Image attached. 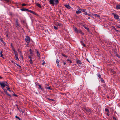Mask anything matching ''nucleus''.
Returning a JSON list of instances; mask_svg holds the SVG:
<instances>
[{
  "instance_id": "f257e3e1",
  "label": "nucleus",
  "mask_w": 120,
  "mask_h": 120,
  "mask_svg": "<svg viewBox=\"0 0 120 120\" xmlns=\"http://www.w3.org/2000/svg\"><path fill=\"white\" fill-rule=\"evenodd\" d=\"M49 2L50 4L53 5L54 4H57L59 2L58 0H50Z\"/></svg>"
},
{
  "instance_id": "f03ea898",
  "label": "nucleus",
  "mask_w": 120,
  "mask_h": 120,
  "mask_svg": "<svg viewBox=\"0 0 120 120\" xmlns=\"http://www.w3.org/2000/svg\"><path fill=\"white\" fill-rule=\"evenodd\" d=\"M0 84L3 89L6 86L8 87L9 86L8 84L6 82H0Z\"/></svg>"
},
{
  "instance_id": "7ed1b4c3",
  "label": "nucleus",
  "mask_w": 120,
  "mask_h": 120,
  "mask_svg": "<svg viewBox=\"0 0 120 120\" xmlns=\"http://www.w3.org/2000/svg\"><path fill=\"white\" fill-rule=\"evenodd\" d=\"M14 54L15 55V57L16 58V59L17 61H19V59L18 58V53H17V52L15 50H14Z\"/></svg>"
},
{
  "instance_id": "20e7f679",
  "label": "nucleus",
  "mask_w": 120,
  "mask_h": 120,
  "mask_svg": "<svg viewBox=\"0 0 120 120\" xmlns=\"http://www.w3.org/2000/svg\"><path fill=\"white\" fill-rule=\"evenodd\" d=\"M25 40L27 43H29L30 42V38L29 36H26V38Z\"/></svg>"
},
{
  "instance_id": "39448f33",
  "label": "nucleus",
  "mask_w": 120,
  "mask_h": 120,
  "mask_svg": "<svg viewBox=\"0 0 120 120\" xmlns=\"http://www.w3.org/2000/svg\"><path fill=\"white\" fill-rule=\"evenodd\" d=\"M76 62L78 64V65L79 66H81L82 65V63L80 60H77Z\"/></svg>"
},
{
  "instance_id": "423d86ee",
  "label": "nucleus",
  "mask_w": 120,
  "mask_h": 120,
  "mask_svg": "<svg viewBox=\"0 0 120 120\" xmlns=\"http://www.w3.org/2000/svg\"><path fill=\"white\" fill-rule=\"evenodd\" d=\"M81 11H82L84 13V14L86 15H88L89 16H90V15L89 14L87 13L86 11V10L85 9H83V10H82Z\"/></svg>"
},
{
  "instance_id": "0eeeda50",
  "label": "nucleus",
  "mask_w": 120,
  "mask_h": 120,
  "mask_svg": "<svg viewBox=\"0 0 120 120\" xmlns=\"http://www.w3.org/2000/svg\"><path fill=\"white\" fill-rule=\"evenodd\" d=\"M112 15L114 16L115 18L117 19H119V17L115 13H113Z\"/></svg>"
},
{
  "instance_id": "6e6552de",
  "label": "nucleus",
  "mask_w": 120,
  "mask_h": 120,
  "mask_svg": "<svg viewBox=\"0 0 120 120\" xmlns=\"http://www.w3.org/2000/svg\"><path fill=\"white\" fill-rule=\"evenodd\" d=\"M74 31L76 33H78L79 32V31L80 30H78L77 28H76L75 27H74Z\"/></svg>"
},
{
  "instance_id": "1a4fd4ad",
  "label": "nucleus",
  "mask_w": 120,
  "mask_h": 120,
  "mask_svg": "<svg viewBox=\"0 0 120 120\" xmlns=\"http://www.w3.org/2000/svg\"><path fill=\"white\" fill-rule=\"evenodd\" d=\"M92 15L94 16L97 17L98 18H100V16L99 15L97 14H92Z\"/></svg>"
},
{
  "instance_id": "9d476101",
  "label": "nucleus",
  "mask_w": 120,
  "mask_h": 120,
  "mask_svg": "<svg viewBox=\"0 0 120 120\" xmlns=\"http://www.w3.org/2000/svg\"><path fill=\"white\" fill-rule=\"evenodd\" d=\"M16 26L17 27L20 26V24L18 23L17 19L16 20Z\"/></svg>"
},
{
  "instance_id": "9b49d317",
  "label": "nucleus",
  "mask_w": 120,
  "mask_h": 120,
  "mask_svg": "<svg viewBox=\"0 0 120 120\" xmlns=\"http://www.w3.org/2000/svg\"><path fill=\"white\" fill-rule=\"evenodd\" d=\"M36 52L37 54V55L38 57H39L40 56V54L39 53L38 51L37 50H36Z\"/></svg>"
},
{
  "instance_id": "f8f14e48",
  "label": "nucleus",
  "mask_w": 120,
  "mask_h": 120,
  "mask_svg": "<svg viewBox=\"0 0 120 120\" xmlns=\"http://www.w3.org/2000/svg\"><path fill=\"white\" fill-rule=\"evenodd\" d=\"M29 51H30V53L31 55H32V56L33 55V53H32V51L31 50V49H29Z\"/></svg>"
},
{
  "instance_id": "ddd939ff",
  "label": "nucleus",
  "mask_w": 120,
  "mask_h": 120,
  "mask_svg": "<svg viewBox=\"0 0 120 120\" xmlns=\"http://www.w3.org/2000/svg\"><path fill=\"white\" fill-rule=\"evenodd\" d=\"M28 9H26V8H23V9H21V10L23 11H27L28 10Z\"/></svg>"
},
{
  "instance_id": "4468645a",
  "label": "nucleus",
  "mask_w": 120,
  "mask_h": 120,
  "mask_svg": "<svg viewBox=\"0 0 120 120\" xmlns=\"http://www.w3.org/2000/svg\"><path fill=\"white\" fill-rule=\"evenodd\" d=\"M36 5H37V6H38V7H39L40 8L41 7V6L40 5V4H39V3H36Z\"/></svg>"
},
{
  "instance_id": "2eb2a0df",
  "label": "nucleus",
  "mask_w": 120,
  "mask_h": 120,
  "mask_svg": "<svg viewBox=\"0 0 120 120\" xmlns=\"http://www.w3.org/2000/svg\"><path fill=\"white\" fill-rule=\"evenodd\" d=\"M116 8L117 9H120V5H117L116 6Z\"/></svg>"
},
{
  "instance_id": "dca6fc26",
  "label": "nucleus",
  "mask_w": 120,
  "mask_h": 120,
  "mask_svg": "<svg viewBox=\"0 0 120 120\" xmlns=\"http://www.w3.org/2000/svg\"><path fill=\"white\" fill-rule=\"evenodd\" d=\"M76 13L77 14L80 13H81V11L80 10H78L76 11Z\"/></svg>"
},
{
  "instance_id": "f3484780",
  "label": "nucleus",
  "mask_w": 120,
  "mask_h": 120,
  "mask_svg": "<svg viewBox=\"0 0 120 120\" xmlns=\"http://www.w3.org/2000/svg\"><path fill=\"white\" fill-rule=\"evenodd\" d=\"M80 33L81 34L83 35H84V33H83L80 30L79 31V33Z\"/></svg>"
},
{
  "instance_id": "a211bd4d",
  "label": "nucleus",
  "mask_w": 120,
  "mask_h": 120,
  "mask_svg": "<svg viewBox=\"0 0 120 120\" xmlns=\"http://www.w3.org/2000/svg\"><path fill=\"white\" fill-rule=\"evenodd\" d=\"M20 56L21 57L22 59L23 58V56L22 55V53L21 52L20 54Z\"/></svg>"
},
{
  "instance_id": "6ab92c4d",
  "label": "nucleus",
  "mask_w": 120,
  "mask_h": 120,
  "mask_svg": "<svg viewBox=\"0 0 120 120\" xmlns=\"http://www.w3.org/2000/svg\"><path fill=\"white\" fill-rule=\"evenodd\" d=\"M14 64L15 65H16L17 66H19L20 68L21 67V66H20L19 65V64H18L17 63H15Z\"/></svg>"
},
{
  "instance_id": "aec40b11",
  "label": "nucleus",
  "mask_w": 120,
  "mask_h": 120,
  "mask_svg": "<svg viewBox=\"0 0 120 120\" xmlns=\"http://www.w3.org/2000/svg\"><path fill=\"white\" fill-rule=\"evenodd\" d=\"M115 55L116 56L118 57L119 58H120V56L119 55L117 54L116 53Z\"/></svg>"
},
{
  "instance_id": "412c9836",
  "label": "nucleus",
  "mask_w": 120,
  "mask_h": 120,
  "mask_svg": "<svg viewBox=\"0 0 120 120\" xmlns=\"http://www.w3.org/2000/svg\"><path fill=\"white\" fill-rule=\"evenodd\" d=\"M32 13L34 15H38L37 14L35 13L34 12L32 11Z\"/></svg>"
},
{
  "instance_id": "4be33fe9",
  "label": "nucleus",
  "mask_w": 120,
  "mask_h": 120,
  "mask_svg": "<svg viewBox=\"0 0 120 120\" xmlns=\"http://www.w3.org/2000/svg\"><path fill=\"white\" fill-rule=\"evenodd\" d=\"M105 111L107 112H109V110L107 108H105Z\"/></svg>"
},
{
  "instance_id": "5701e85b",
  "label": "nucleus",
  "mask_w": 120,
  "mask_h": 120,
  "mask_svg": "<svg viewBox=\"0 0 120 120\" xmlns=\"http://www.w3.org/2000/svg\"><path fill=\"white\" fill-rule=\"evenodd\" d=\"M84 28L86 29L88 31H89V28L87 27H86L85 26H84Z\"/></svg>"
},
{
  "instance_id": "b1692460",
  "label": "nucleus",
  "mask_w": 120,
  "mask_h": 120,
  "mask_svg": "<svg viewBox=\"0 0 120 120\" xmlns=\"http://www.w3.org/2000/svg\"><path fill=\"white\" fill-rule=\"evenodd\" d=\"M28 57L30 59V61L32 60V57L30 56H28Z\"/></svg>"
},
{
  "instance_id": "393cba45",
  "label": "nucleus",
  "mask_w": 120,
  "mask_h": 120,
  "mask_svg": "<svg viewBox=\"0 0 120 120\" xmlns=\"http://www.w3.org/2000/svg\"><path fill=\"white\" fill-rule=\"evenodd\" d=\"M2 51H1L0 52V57H2V56H3V55H2Z\"/></svg>"
},
{
  "instance_id": "a878e982",
  "label": "nucleus",
  "mask_w": 120,
  "mask_h": 120,
  "mask_svg": "<svg viewBox=\"0 0 120 120\" xmlns=\"http://www.w3.org/2000/svg\"><path fill=\"white\" fill-rule=\"evenodd\" d=\"M39 88H40L41 90H43V88L41 87V86L40 85H38Z\"/></svg>"
},
{
  "instance_id": "bb28decb",
  "label": "nucleus",
  "mask_w": 120,
  "mask_h": 120,
  "mask_svg": "<svg viewBox=\"0 0 120 120\" xmlns=\"http://www.w3.org/2000/svg\"><path fill=\"white\" fill-rule=\"evenodd\" d=\"M54 29L55 30H57L58 29V27L57 26L56 27L55 26H54Z\"/></svg>"
},
{
  "instance_id": "cd10ccee",
  "label": "nucleus",
  "mask_w": 120,
  "mask_h": 120,
  "mask_svg": "<svg viewBox=\"0 0 120 120\" xmlns=\"http://www.w3.org/2000/svg\"><path fill=\"white\" fill-rule=\"evenodd\" d=\"M82 45L84 47L86 45L83 42L82 43Z\"/></svg>"
},
{
  "instance_id": "c85d7f7f",
  "label": "nucleus",
  "mask_w": 120,
  "mask_h": 120,
  "mask_svg": "<svg viewBox=\"0 0 120 120\" xmlns=\"http://www.w3.org/2000/svg\"><path fill=\"white\" fill-rule=\"evenodd\" d=\"M6 94H7V95L8 96H9L10 97H11V96L7 92L6 93Z\"/></svg>"
},
{
  "instance_id": "c756f323",
  "label": "nucleus",
  "mask_w": 120,
  "mask_h": 120,
  "mask_svg": "<svg viewBox=\"0 0 120 120\" xmlns=\"http://www.w3.org/2000/svg\"><path fill=\"white\" fill-rule=\"evenodd\" d=\"M46 89H50V86H49L47 87H46Z\"/></svg>"
},
{
  "instance_id": "7c9ffc66",
  "label": "nucleus",
  "mask_w": 120,
  "mask_h": 120,
  "mask_svg": "<svg viewBox=\"0 0 120 120\" xmlns=\"http://www.w3.org/2000/svg\"><path fill=\"white\" fill-rule=\"evenodd\" d=\"M114 29L115 30V31H116L117 32H119V31L118 30H116L115 28H114Z\"/></svg>"
},
{
  "instance_id": "2f4dec72",
  "label": "nucleus",
  "mask_w": 120,
  "mask_h": 120,
  "mask_svg": "<svg viewBox=\"0 0 120 120\" xmlns=\"http://www.w3.org/2000/svg\"><path fill=\"white\" fill-rule=\"evenodd\" d=\"M10 89V88L9 87L7 88V90L9 91L10 92H11V91L9 89Z\"/></svg>"
},
{
  "instance_id": "473e14b6",
  "label": "nucleus",
  "mask_w": 120,
  "mask_h": 120,
  "mask_svg": "<svg viewBox=\"0 0 120 120\" xmlns=\"http://www.w3.org/2000/svg\"><path fill=\"white\" fill-rule=\"evenodd\" d=\"M56 25H57L59 26H60V24L59 23H56Z\"/></svg>"
},
{
  "instance_id": "72a5a7b5",
  "label": "nucleus",
  "mask_w": 120,
  "mask_h": 120,
  "mask_svg": "<svg viewBox=\"0 0 120 120\" xmlns=\"http://www.w3.org/2000/svg\"><path fill=\"white\" fill-rule=\"evenodd\" d=\"M28 11L29 12L31 13H32V11L31 10H28Z\"/></svg>"
},
{
  "instance_id": "f704fd0d",
  "label": "nucleus",
  "mask_w": 120,
  "mask_h": 120,
  "mask_svg": "<svg viewBox=\"0 0 120 120\" xmlns=\"http://www.w3.org/2000/svg\"><path fill=\"white\" fill-rule=\"evenodd\" d=\"M4 92H5L6 93H7V90H6L4 89Z\"/></svg>"
},
{
  "instance_id": "c9c22d12",
  "label": "nucleus",
  "mask_w": 120,
  "mask_h": 120,
  "mask_svg": "<svg viewBox=\"0 0 120 120\" xmlns=\"http://www.w3.org/2000/svg\"><path fill=\"white\" fill-rule=\"evenodd\" d=\"M30 63L31 64H32L33 63V62H32V60L30 61Z\"/></svg>"
},
{
  "instance_id": "e433bc0d",
  "label": "nucleus",
  "mask_w": 120,
  "mask_h": 120,
  "mask_svg": "<svg viewBox=\"0 0 120 120\" xmlns=\"http://www.w3.org/2000/svg\"><path fill=\"white\" fill-rule=\"evenodd\" d=\"M68 62H69V63H72V62L71 61H70L69 60H68Z\"/></svg>"
},
{
  "instance_id": "4c0bfd02",
  "label": "nucleus",
  "mask_w": 120,
  "mask_h": 120,
  "mask_svg": "<svg viewBox=\"0 0 120 120\" xmlns=\"http://www.w3.org/2000/svg\"><path fill=\"white\" fill-rule=\"evenodd\" d=\"M98 76L100 78L101 77V75L99 74L98 75Z\"/></svg>"
},
{
  "instance_id": "58836bf2",
  "label": "nucleus",
  "mask_w": 120,
  "mask_h": 120,
  "mask_svg": "<svg viewBox=\"0 0 120 120\" xmlns=\"http://www.w3.org/2000/svg\"><path fill=\"white\" fill-rule=\"evenodd\" d=\"M59 60L58 59H57L56 60V63L57 64H58L59 63V61H58Z\"/></svg>"
},
{
  "instance_id": "ea45409f",
  "label": "nucleus",
  "mask_w": 120,
  "mask_h": 120,
  "mask_svg": "<svg viewBox=\"0 0 120 120\" xmlns=\"http://www.w3.org/2000/svg\"><path fill=\"white\" fill-rule=\"evenodd\" d=\"M87 110V111H88V112H91V110H90V109L88 110Z\"/></svg>"
},
{
  "instance_id": "a19ab883",
  "label": "nucleus",
  "mask_w": 120,
  "mask_h": 120,
  "mask_svg": "<svg viewBox=\"0 0 120 120\" xmlns=\"http://www.w3.org/2000/svg\"><path fill=\"white\" fill-rule=\"evenodd\" d=\"M15 117H16V118H18V119H19V120H20V118H19V117H17V116H15Z\"/></svg>"
},
{
  "instance_id": "79ce46f5",
  "label": "nucleus",
  "mask_w": 120,
  "mask_h": 120,
  "mask_svg": "<svg viewBox=\"0 0 120 120\" xmlns=\"http://www.w3.org/2000/svg\"><path fill=\"white\" fill-rule=\"evenodd\" d=\"M45 63V62L44 61L42 63V65H44Z\"/></svg>"
},
{
  "instance_id": "37998d69",
  "label": "nucleus",
  "mask_w": 120,
  "mask_h": 120,
  "mask_svg": "<svg viewBox=\"0 0 120 120\" xmlns=\"http://www.w3.org/2000/svg\"><path fill=\"white\" fill-rule=\"evenodd\" d=\"M71 8V7L69 6V5H68V9H70Z\"/></svg>"
},
{
  "instance_id": "c03bdc74",
  "label": "nucleus",
  "mask_w": 120,
  "mask_h": 120,
  "mask_svg": "<svg viewBox=\"0 0 120 120\" xmlns=\"http://www.w3.org/2000/svg\"><path fill=\"white\" fill-rule=\"evenodd\" d=\"M116 26L117 27L120 28V27L119 26L116 25Z\"/></svg>"
},
{
  "instance_id": "a18cd8bd",
  "label": "nucleus",
  "mask_w": 120,
  "mask_h": 120,
  "mask_svg": "<svg viewBox=\"0 0 120 120\" xmlns=\"http://www.w3.org/2000/svg\"><path fill=\"white\" fill-rule=\"evenodd\" d=\"M5 1H7L8 2H9V0H4Z\"/></svg>"
},
{
  "instance_id": "49530a36",
  "label": "nucleus",
  "mask_w": 120,
  "mask_h": 120,
  "mask_svg": "<svg viewBox=\"0 0 120 120\" xmlns=\"http://www.w3.org/2000/svg\"><path fill=\"white\" fill-rule=\"evenodd\" d=\"M63 56H64L65 57H66V56L64 54H62Z\"/></svg>"
},
{
  "instance_id": "de8ad7c7",
  "label": "nucleus",
  "mask_w": 120,
  "mask_h": 120,
  "mask_svg": "<svg viewBox=\"0 0 120 120\" xmlns=\"http://www.w3.org/2000/svg\"><path fill=\"white\" fill-rule=\"evenodd\" d=\"M65 6L67 8H68V5H65Z\"/></svg>"
},
{
  "instance_id": "09e8293b",
  "label": "nucleus",
  "mask_w": 120,
  "mask_h": 120,
  "mask_svg": "<svg viewBox=\"0 0 120 120\" xmlns=\"http://www.w3.org/2000/svg\"><path fill=\"white\" fill-rule=\"evenodd\" d=\"M22 6H25L26 5V4H22Z\"/></svg>"
},
{
  "instance_id": "8fccbe9b",
  "label": "nucleus",
  "mask_w": 120,
  "mask_h": 120,
  "mask_svg": "<svg viewBox=\"0 0 120 120\" xmlns=\"http://www.w3.org/2000/svg\"><path fill=\"white\" fill-rule=\"evenodd\" d=\"M113 119L114 120H116V118L115 117H113Z\"/></svg>"
},
{
  "instance_id": "3c124183",
  "label": "nucleus",
  "mask_w": 120,
  "mask_h": 120,
  "mask_svg": "<svg viewBox=\"0 0 120 120\" xmlns=\"http://www.w3.org/2000/svg\"><path fill=\"white\" fill-rule=\"evenodd\" d=\"M18 52H20V53H21V51H20V50H19V49L18 50Z\"/></svg>"
},
{
  "instance_id": "603ef678",
  "label": "nucleus",
  "mask_w": 120,
  "mask_h": 120,
  "mask_svg": "<svg viewBox=\"0 0 120 120\" xmlns=\"http://www.w3.org/2000/svg\"><path fill=\"white\" fill-rule=\"evenodd\" d=\"M13 95H14V96H17V95H16V94H13Z\"/></svg>"
},
{
  "instance_id": "864d4df0",
  "label": "nucleus",
  "mask_w": 120,
  "mask_h": 120,
  "mask_svg": "<svg viewBox=\"0 0 120 120\" xmlns=\"http://www.w3.org/2000/svg\"><path fill=\"white\" fill-rule=\"evenodd\" d=\"M51 100L52 101H54V100L53 99H51Z\"/></svg>"
},
{
  "instance_id": "5fc2aeb1",
  "label": "nucleus",
  "mask_w": 120,
  "mask_h": 120,
  "mask_svg": "<svg viewBox=\"0 0 120 120\" xmlns=\"http://www.w3.org/2000/svg\"><path fill=\"white\" fill-rule=\"evenodd\" d=\"M66 64V63L65 62H64V65H65Z\"/></svg>"
},
{
  "instance_id": "6e6d98bb",
  "label": "nucleus",
  "mask_w": 120,
  "mask_h": 120,
  "mask_svg": "<svg viewBox=\"0 0 120 120\" xmlns=\"http://www.w3.org/2000/svg\"><path fill=\"white\" fill-rule=\"evenodd\" d=\"M59 66V64H57V66L58 67V66Z\"/></svg>"
},
{
  "instance_id": "4d7b16f0",
  "label": "nucleus",
  "mask_w": 120,
  "mask_h": 120,
  "mask_svg": "<svg viewBox=\"0 0 120 120\" xmlns=\"http://www.w3.org/2000/svg\"><path fill=\"white\" fill-rule=\"evenodd\" d=\"M48 99L49 100H51V99H49V98H48Z\"/></svg>"
},
{
  "instance_id": "13d9d810",
  "label": "nucleus",
  "mask_w": 120,
  "mask_h": 120,
  "mask_svg": "<svg viewBox=\"0 0 120 120\" xmlns=\"http://www.w3.org/2000/svg\"><path fill=\"white\" fill-rule=\"evenodd\" d=\"M28 45H29V44H27V46H28Z\"/></svg>"
},
{
  "instance_id": "bf43d9fd",
  "label": "nucleus",
  "mask_w": 120,
  "mask_h": 120,
  "mask_svg": "<svg viewBox=\"0 0 120 120\" xmlns=\"http://www.w3.org/2000/svg\"><path fill=\"white\" fill-rule=\"evenodd\" d=\"M91 17H92V18H94V17H92V16H91Z\"/></svg>"
},
{
  "instance_id": "052dcab7",
  "label": "nucleus",
  "mask_w": 120,
  "mask_h": 120,
  "mask_svg": "<svg viewBox=\"0 0 120 120\" xmlns=\"http://www.w3.org/2000/svg\"><path fill=\"white\" fill-rule=\"evenodd\" d=\"M1 78L2 77L1 76H0V78Z\"/></svg>"
},
{
  "instance_id": "680f3d73",
  "label": "nucleus",
  "mask_w": 120,
  "mask_h": 120,
  "mask_svg": "<svg viewBox=\"0 0 120 120\" xmlns=\"http://www.w3.org/2000/svg\"><path fill=\"white\" fill-rule=\"evenodd\" d=\"M107 97L108 98H109V97Z\"/></svg>"
},
{
  "instance_id": "e2e57ef3",
  "label": "nucleus",
  "mask_w": 120,
  "mask_h": 120,
  "mask_svg": "<svg viewBox=\"0 0 120 120\" xmlns=\"http://www.w3.org/2000/svg\"><path fill=\"white\" fill-rule=\"evenodd\" d=\"M88 19H90V17H88Z\"/></svg>"
},
{
  "instance_id": "0e129e2a",
  "label": "nucleus",
  "mask_w": 120,
  "mask_h": 120,
  "mask_svg": "<svg viewBox=\"0 0 120 120\" xmlns=\"http://www.w3.org/2000/svg\"><path fill=\"white\" fill-rule=\"evenodd\" d=\"M2 41V42H3V41Z\"/></svg>"
},
{
  "instance_id": "69168bd1",
  "label": "nucleus",
  "mask_w": 120,
  "mask_h": 120,
  "mask_svg": "<svg viewBox=\"0 0 120 120\" xmlns=\"http://www.w3.org/2000/svg\"><path fill=\"white\" fill-rule=\"evenodd\" d=\"M12 62H13V61H12Z\"/></svg>"
}]
</instances>
